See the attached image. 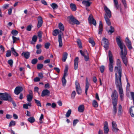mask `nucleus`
Returning a JSON list of instances; mask_svg holds the SVG:
<instances>
[{
    "label": "nucleus",
    "mask_w": 134,
    "mask_h": 134,
    "mask_svg": "<svg viewBox=\"0 0 134 134\" xmlns=\"http://www.w3.org/2000/svg\"><path fill=\"white\" fill-rule=\"evenodd\" d=\"M116 40L118 45L120 49V55L123 63L125 65H127V60L126 57L127 54V48L125 45L121 41L119 38L116 37Z\"/></svg>",
    "instance_id": "f257e3e1"
},
{
    "label": "nucleus",
    "mask_w": 134,
    "mask_h": 134,
    "mask_svg": "<svg viewBox=\"0 0 134 134\" xmlns=\"http://www.w3.org/2000/svg\"><path fill=\"white\" fill-rule=\"evenodd\" d=\"M115 84L117 88L119 89V93L121 100H123L124 99L123 91L122 87V83L121 78H117L116 75L115 78Z\"/></svg>",
    "instance_id": "f03ea898"
},
{
    "label": "nucleus",
    "mask_w": 134,
    "mask_h": 134,
    "mask_svg": "<svg viewBox=\"0 0 134 134\" xmlns=\"http://www.w3.org/2000/svg\"><path fill=\"white\" fill-rule=\"evenodd\" d=\"M116 64L117 66L115 67L114 71H118V75L117 73H116L115 74V77H116V75L117 78H120H120H121L122 76L121 64V62L119 59L117 60Z\"/></svg>",
    "instance_id": "7ed1b4c3"
},
{
    "label": "nucleus",
    "mask_w": 134,
    "mask_h": 134,
    "mask_svg": "<svg viewBox=\"0 0 134 134\" xmlns=\"http://www.w3.org/2000/svg\"><path fill=\"white\" fill-rule=\"evenodd\" d=\"M58 34V36L59 43V47H61L63 45L62 38V36L63 34L62 32L60 30L59 31L58 29H55L52 32V35L54 36H56Z\"/></svg>",
    "instance_id": "20e7f679"
},
{
    "label": "nucleus",
    "mask_w": 134,
    "mask_h": 134,
    "mask_svg": "<svg viewBox=\"0 0 134 134\" xmlns=\"http://www.w3.org/2000/svg\"><path fill=\"white\" fill-rule=\"evenodd\" d=\"M0 99L1 100L11 101L12 98L11 96L6 93H0Z\"/></svg>",
    "instance_id": "39448f33"
},
{
    "label": "nucleus",
    "mask_w": 134,
    "mask_h": 134,
    "mask_svg": "<svg viewBox=\"0 0 134 134\" xmlns=\"http://www.w3.org/2000/svg\"><path fill=\"white\" fill-rule=\"evenodd\" d=\"M108 56L109 60V70L112 72L113 71L114 64L113 55L110 51H109Z\"/></svg>",
    "instance_id": "423d86ee"
},
{
    "label": "nucleus",
    "mask_w": 134,
    "mask_h": 134,
    "mask_svg": "<svg viewBox=\"0 0 134 134\" xmlns=\"http://www.w3.org/2000/svg\"><path fill=\"white\" fill-rule=\"evenodd\" d=\"M112 103L113 106H116L118 102V93L116 90H114L112 94Z\"/></svg>",
    "instance_id": "0eeeda50"
},
{
    "label": "nucleus",
    "mask_w": 134,
    "mask_h": 134,
    "mask_svg": "<svg viewBox=\"0 0 134 134\" xmlns=\"http://www.w3.org/2000/svg\"><path fill=\"white\" fill-rule=\"evenodd\" d=\"M23 90V89L21 86L16 87L14 90V93L18 95Z\"/></svg>",
    "instance_id": "6e6552de"
},
{
    "label": "nucleus",
    "mask_w": 134,
    "mask_h": 134,
    "mask_svg": "<svg viewBox=\"0 0 134 134\" xmlns=\"http://www.w3.org/2000/svg\"><path fill=\"white\" fill-rule=\"evenodd\" d=\"M88 20L90 23H92L96 26V20L93 18L92 15H90L88 18Z\"/></svg>",
    "instance_id": "1a4fd4ad"
},
{
    "label": "nucleus",
    "mask_w": 134,
    "mask_h": 134,
    "mask_svg": "<svg viewBox=\"0 0 134 134\" xmlns=\"http://www.w3.org/2000/svg\"><path fill=\"white\" fill-rule=\"evenodd\" d=\"M80 52L81 55L84 57L85 60L86 61H88L89 58L87 51L83 52L82 50H80Z\"/></svg>",
    "instance_id": "9d476101"
},
{
    "label": "nucleus",
    "mask_w": 134,
    "mask_h": 134,
    "mask_svg": "<svg viewBox=\"0 0 134 134\" xmlns=\"http://www.w3.org/2000/svg\"><path fill=\"white\" fill-rule=\"evenodd\" d=\"M125 43L127 46L130 50L132 48L131 42L127 37H126L125 39Z\"/></svg>",
    "instance_id": "9b49d317"
},
{
    "label": "nucleus",
    "mask_w": 134,
    "mask_h": 134,
    "mask_svg": "<svg viewBox=\"0 0 134 134\" xmlns=\"http://www.w3.org/2000/svg\"><path fill=\"white\" fill-rule=\"evenodd\" d=\"M103 43L104 44V47L106 49H107L108 47L109 42L108 39L104 37L102 40Z\"/></svg>",
    "instance_id": "f8f14e48"
},
{
    "label": "nucleus",
    "mask_w": 134,
    "mask_h": 134,
    "mask_svg": "<svg viewBox=\"0 0 134 134\" xmlns=\"http://www.w3.org/2000/svg\"><path fill=\"white\" fill-rule=\"evenodd\" d=\"M38 23L37 27L39 28L43 24V20L42 17L41 16H39L37 18Z\"/></svg>",
    "instance_id": "ddd939ff"
},
{
    "label": "nucleus",
    "mask_w": 134,
    "mask_h": 134,
    "mask_svg": "<svg viewBox=\"0 0 134 134\" xmlns=\"http://www.w3.org/2000/svg\"><path fill=\"white\" fill-rule=\"evenodd\" d=\"M104 9L106 13L105 15H106L109 18L111 17V13L110 10L106 6H105L104 7Z\"/></svg>",
    "instance_id": "4468645a"
},
{
    "label": "nucleus",
    "mask_w": 134,
    "mask_h": 134,
    "mask_svg": "<svg viewBox=\"0 0 134 134\" xmlns=\"http://www.w3.org/2000/svg\"><path fill=\"white\" fill-rule=\"evenodd\" d=\"M69 18L71 21L74 24L78 25L80 24V23L79 21L75 19L72 15H71L70 16Z\"/></svg>",
    "instance_id": "2eb2a0df"
},
{
    "label": "nucleus",
    "mask_w": 134,
    "mask_h": 134,
    "mask_svg": "<svg viewBox=\"0 0 134 134\" xmlns=\"http://www.w3.org/2000/svg\"><path fill=\"white\" fill-rule=\"evenodd\" d=\"M79 58L78 57H76L74 60V69L75 70H76L78 67V61Z\"/></svg>",
    "instance_id": "dca6fc26"
},
{
    "label": "nucleus",
    "mask_w": 134,
    "mask_h": 134,
    "mask_svg": "<svg viewBox=\"0 0 134 134\" xmlns=\"http://www.w3.org/2000/svg\"><path fill=\"white\" fill-rule=\"evenodd\" d=\"M112 123L113 127L112 130L114 132H117L118 131L119 129L117 127V125L116 122L114 121H113Z\"/></svg>",
    "instance_id": "f3484780"
},
{
    "label": "nucleus",
    "mask_w": 134,
    "mask_h": 134,
    "mask_svg": "<svg viewBox=\"0 0 134 134\" xmlns=\"http://www.w3.org/2000/svg\"><path fill=\"white\" fill-rule=\"evenodd\" d=\"M21 55L26 59H28L30 57V53L28 52H23Z\"/></svg>",
    "instance_id": "a211bd4d"
},
{
    "label": "nucleus",
    "mask_w": 134,
    "mask_h": 134,
    "mask_svg": "<svg viewBox=\"0 0 134 134\" xmlns=\"http://www.w3.org/2000/svg\"><path fill=\"white\" fill-rule=\"evenodd\" d=\"M90 0H84L82 2V3L86 7H89L92 4V2L90 1Z\"/></svg>",
    "instance_id": "6ab92c4d"
},
{
    "label": "nucleus",
    "mask_w": 134,
    "mask_h": 134,
    "mask_svg": "<svg viewBox=\"0 0 134 134\" xmlns=\"http://www.w3.org/2000/svg\"><path fill=\"white\" fill-rule=\"evenodd\" d=\"M104 130L105 133H107L109 131V129L108 125V123L107 122H105V124L104 127Z\"/></svg>",
    "instance_id": "aec40b11"
},
{
    "label": "nucleus",
    "mask_w": 134,
    "mask_h": 134,
    "mask_svg": "<svg viewBox=\"0 0 134 134\" xmlns=\"http://www.w3.org/2000/svg\"><path fill=\"white\" fill-rule=\"evenodd\" d=\"M103 30V24L102 21H100L99 22V29L98 34H102V32Z\"/></svg>",
    "instance_id": "412c9836"
},
{
    "label": "nucleus",
    "mask_w": 134,
    "mask_h": 134,
    "mask_svg": "<svg viewBox=\"0 0 134 134\" xmlns=\"http://www.w3.org/2000/svg\"><path fill=\"white\" fill-rule=\"evenodd\" d=\"M89 83L87 79L86 78V86L85 90V93L86 95L87 94V90L89 88Z\"/></svg>",
    "instance_id": "4be33fe9"
},
{
    "label": "nucleus",
    "mask_w": 134,
    "mask_h": 134,
    "mask_svg": "<svg viewBox=\"0 0 134 134\" xmlns=\"http://www.w3.org/2000/svg\"><path fill=\"white\" fill-rule=\"evenodd\" d=\"M50 93V91L47 90H44L42 92L41 94L42 97H44Z\"/></svg>",
    "instance_id": "5701e85b"
},
{
    "label": "nucleus",
    "mask_w": 134,
    "mask_h": 134,
    "mask_svg": "<svg viewBox=\"0 0 134 134\" xmlns=\"http://www.w3.org/2000/svg\"><path fill=\"white\" fill-rule=\"evenodd\" d=\"M109 18L107 16V15H105L104 18L106 23L108 25H110L111 24V23L109 19Z\"/></svg>",
    "instance_id": "b1692460"
},
{
    "label": "nucleus",
    "mask_w": 134,
    "mask_h": 134,
    "mask_svg": "<svg viewBox=\"0 0 134 134\" xmlns=\"http://www.w3.org/2000/svg\"><path fill=\"white\" fill-rule=\"evenodd\" d=\"M84 110V106L83 105H80L78 108V111L79 112H82Z\"/></svg>",
    "instance_id": "393cba45"
},
{
    "label": "nucleus",
    "mask_w": 134,
    "mask_h": 134,
    "mask_svg": "<svg viewBox=\"0 0 134 134\" xmlns=\"http://www.w3.org/2000/svg\"><path fill=\"white\" fill-rule=\"evenodd\" d=\"M70 6L72 11H75L76 10V7L75 4L71 3L70 4Z\"/></svg>",
    "instance_id": "a878e982"
},
{
    "label": "nucleus",
    "mask_w": 134,
    "mask_h": 134,
    "mask_svg": "<svg viewBox=\"0 0 134 134\" xmlns=\"http://www.w3.org/2000/svg\"><path fill=\"white\" fill-rule=\"evenodd\" d=\"M68 54L66 52H65L64 53L63 55V57L62 58V61L63 62H65L66 61V59L67 58Z\"/></svg>",
    "instance_id": "bb28decb"
},
{
    "label": "nucleus",
    "mask_w": 134,
    "mask_h": 134,
    "mask_svg": "<svg viewBox=\"0 0 134 134\" xmlns=\"http://www.w3.org/2000/svg\"><path fill=\"white\" fill-rule=\"evenodd\" d=\"M11 49L13 55H14L15 57L18 56V54L16 52L15 49L13 47H12L11 48Z\"/></svg>",
    "instance_id": "cd10ccee"
},
{
    "label": "nucleus",
    "mask_w": 134,
    "mask_h": 134,
    "mask_svg": "<svg viewBox=\"0 0 134 134\" xmlns=\"http://www.w3.org/2000/svg\"><path fill=\"white\" fill-rule=\"evenodd\" d=\"M27 100L29 102H31L32 99L33 98V96L32 94H29L27 95Z\"/></svg>",
    "instance_id": "c85d7f7f"
},
{
    "label": "nucleus",
    "mask_w": 134,
    "mask_h": 134,
    "mask_svg": "<svg viewBox=\"0 0 134 134\" xmlns=\"http://www.w3.org/2000/svg\"><path fill=\"white\" fill-rule=\"evenodd\" d=\"M58 27L61 31L64 30V27L63 24L62 23H60L58 24Z\"/></svg>",
    "instance_id": "c756f323"
},
{
    "label": "nucleus",
    "mask_w": 134,
    "mask_h": 134,
    "mask_svg": "<svg viewBox=\"0 0 134 134\" xmlns=\"http://www.w3.org/2000/svg\"><path fill=\"white\" fill-rule=\"evenodd\" d=\"M113 1L115 8L116 9H118L119 7V5L117 0H113Z\"/></svg>",
    "instance_id": "7c9ffc66"
},
{
    "label": "nucleus",
    "mask_w": 134,
    "mask_h": 134,
    "mask_svg": "<svg viewBox=\"0 0 134 134\" xmlns=\"http://www.w3.org/2000/svg\"><path fill=\"white\" fill-rule=\"evenodd\" d=\"M68 68L66 67L64 71V75L63 77L65 78L66 76H67L68 75Z\"/></svg>",
    "instance_id": "2f4dec72"
},
{
    "label": "nucleus",
    "mask_w": 134,
    "mask_h": 134,
    "mask_svg": "<svg viewBox=\"0 0 134 134\" xmlns=\"http://www.w3.org/2000/svg\"><path fill=\"white\" fill-rule=\"evenodd\" d=\"M114 31V28L111 26H110V29L108 31V33L110 34H111Z\"/></svg>",
    "instance_id": "473e14b6"
},
{
    "label": "nucleus",
    "mask_w": 134,
    "mask_h": 134,
    "mask_svg": "<svg viewBox=\"0 0 134 134\" xmlns=\"http://www.w3.org/2000/svg\"><path fill=\"white\" fill-rule=\"evenodd\" d=\"M37 39V37L36 35H34L32 38V41L34 42H31V44H34L36 42Z\"/></svg>",
    "instance_id": "72a5a7b5"
},
{
    "label": "nucleus",
    "mask_w": 134,
    "mask_h": 134,
    "mask_svg": "<svg viewBox=\"0 0 134 134\" xmlns=\"http://www.w3.org/2000/svg\"><path fill=\"white\" fill-rule=\"evenodd\" d=\"M122 112V107L121 105H120L118 109V114L119 115H120L121 114Z\"/></svg>",
    "instance_id": "f704fd0d"
},
{
    "label": "nucleus",
    "mask_w": 134,
    "mask_h": 134,
    "mask_svg": "<svg viewBox=\"0 0 134 134\" xmlns=\"http://www.w3.org/2000/svg\"><path fill=\"white\" fill-rule=\"evenodd\" d=\"M92 105L94 107L97 108L98 107V105L97 102L95 100H93V101Z\"/></svg>",
    "instance_id": "c9c22d12"
},
{
    "label": "nucleus",
    "mask_w": 134,
    "mask_h": 134,
    "mask_svg": "<svg viewBox=\"0 0 134 134\" xmlns=\"http://www.w3.org/2000/svg\"><path fill=\"white\" fill-rule=\"evenodd\" d=\"M27 120L29 122L31 123L34 122L35 121V119L33 117H31L28 118Z\"/></svg>",
    "instance_id": "e433bc0d"
},
{
    "label": "nucleus",
    "mask_w": 134,
    "mask_h": 134,
    "mask_svg": "<svg viewBox=\"0 0 134 134\" xmlns=\"http://www.w3.org/2000/svg\"><path fill=\"white\" fill-rule=\"evenodd\" d=\"M51 6L54 9H56L58 8L57 5L55 3H52L51 4Z\"/></svg>",
    "instance_id": "4c0bfd02"
},
{
    "label": "nucleus",
    "mask_w": 134,
    "mask_h": 134,
    "mask_svg": "<svg viewBox=\"0 0 134 134\" xmlns=\"http://www.w3.org/2000/svg\"><path fill=\"white\" fill-rule=\"evenodd\" d=\"M12 38L13 40V43H15L16 41L19 40V37H16L14 36H13Z\"/></svg>",
    "instance_id": "58836bf2"
},
{
    "label": "nucleus",
    "mask_w": 134,
    "mask_h": 134,
    "mask_svg": "<svg viewBox=\"0 0 134 134\" xmlns=\"http://www.w3.org/2000/svg\"><path fill=\"white\" fill-rule=\"evenodd\" d=\"M43 65L41 63L38 64L37 66V68L38 69L40 70L43 67Z\"/></svg>",
    "instance_id": "ea45409f"
},
{
    "label": "nucleus",
    "mask_w": 134,
    "mask_h": 134,
    "mask_svg": "<svg viewBox=\"0 0 134 134\" xmlns=\"http://www.w3.org/2000/svg\"><path fill=\"white\" fill-rule=\"evenodd\" d=\"M71 112V109H69L67 111L65 115L66 117L68 118L70 115Z\"/></svg>",
    "instance_id": "a19ab883"
},
{
    "label": "nucleus",
    "mask_w": 134,
    "mask_h": 134,
    "mask_svg": "<svg viewBox=\"0 0 134 134\" xmlns=\"http://www.w3.org/2000/svg\"><path fill=\"white\" fill-rule=\"evenodd\" d=\"M89 42L91 43L93 47L95 45V43L93 40L91 38H89Z\"/></svg>",
    "instance_id": "79ce46f5"
},
{
    "label": "nucleus",
    "mask_w": 134,
    "mask_h": 134,
    "mask_svg": "<svg viewBox=\"0 0 134 134\" xmlns=\"http://www.w3.org/2000/svg\"><path fill=\"white\" fill-rule=\"evenodd\" d=\"M11 52L10 50H8L6 52V56L7 57H9L11 56Z\"/></svg>",
    "instance_id": "37998d69"
},
{
    "label": "nucleus",
    "mask_w": 134,
    "mask_h": 134,
    "mask_svg": "<svg viewBox=\"0 0 134 134\" xmlns=\"http://www.w3.org/2000/svg\"><path fill=\"white\" fill-rule=\"evenodd\" d=\"M62 81L63 83V86H65V85L66 82V81L65 78L63 77L62 79Z\"/></svg>",
    "instance_id": "c03bdc74"
},
{
    "label": "nucleus",
    "mask_w": 134,
    "mask_h": 134,
    "mask_svg": "<svg viewBox=\"0 0 134 134\" xmlns=\"http://www.w3.org/2000/svg\"><path fill=\"white\" fill-rule=\"evenodd\" d=\"M75 85L76 86V89H77L81 88L80 84L77 81H76L75 82Z\"/></svg>",
    "instance_id": "a18cd8bd"
},
{
    "label": "nucleus",
    "mask_w": 134,
    "mask_h": 134,
    "mask_svg": "<svg viewBox=\"0 0 134 134\" xmlns=\"http://www.w3.org/2000/svg\"><path fill=\"white\" fill-rule=\"evenodd\" d=\"M12 33L13 35L16 36L18 34V32L16 30H12Z\"/></svg>",
    "instance_id": "49530a36"
},
{
    "label": "nucleus",
    "mask_w": 134,
    "mask_h": 134,
    "mask_svg": "<svg viewBox=\"0 0 134 134\" xmlns=\"http://www.w3.org/2000/svg\"><path fill=\"white\" fill-rule=\"evenodd\" d=\"M34 100L35 103L38 106H40L41 107V103L40 101L37 100L36 99H35Z\"/></svg>",
    "instance_id": "de8ad7c7"
},
{
    "label": "nucleus",
    "mask_w": 134,
    "mask_h": 134,
    "mask_svg": "<svg viewBox=\"0 0 134 134\" xmlns=\"http://www.w3.org/2000/svg\"><path fill=\"white\" fill-rule=\"evenodd\" d=\"M15 125V122L14 121H12L11 122H10L9 126L10 127L11 126H14Z\"/></svg>",
    "instance_id": "09e8293b"
},
{
    "label": "nucleus",
    "mask_w": 134,
    "mask_h": 134,
    "mask_svg": "<svg viewBox=\"0 0 134 134\" xmlns=\"http://www.w3.org/2000/svg\"><path fill=\"white\" fill-rule=\"evenodd\" d=\"M76 92L75 91H73L72 93L71 94V98L72 99H74V98L75 96L76 95Z\"/></svg>",
    "instance_id": "8fccbe9b"
},
{
    "label": "nucleus",
    "mask_w": 134,
    "mask_h": 134,
    "mask_svg": "<svg viewBox=\"0 0 134 134\" xmlns=\"http://www.w3.org/2000/svg\"><path fill=\"white\" fill-rule=\"evenodd\" d=\"M117 110L116 108V106H113V113L114 114H115L117 112Z\"/></svg>",
    "instance_id": "3c124183"
},
{
    "label": "nucleus",
    "mask_w": 134,
    "mask_h": 134,
    "mask_svg": "<svg viewBox=\"0 0 134 134\" xmlns=\"http://www.w3.org/2000/svg\"><path fill=\"white\" fill-rule=\"evenodd\" d=\"M43 119V114H41V116L40 118L39 122L40 124H42L43 123L42 119Z\"/></svg>",
    "instance_id": "603ef678"
},
{
    "label": "nucleus",
    "mask_w": 134,
    "mask_h": 134,
    "mask_svg": "<svg viewBox=\"0 0 134 134\" xmlns=\"http://www.w3.org/2000/svg\"><path fill=\"white\" fill-rule=\"evenodd\" d=\"M77 92V93L79 94H81L82 93V91L81 88H77L76 89Z\"/></svg>",
    "instance_id": "864d4df0"
},
{
    "label": "nucleus",
    "mask_w": 134,
    "mask_h": 134,
    "mask_svg": "<svg viewBox=\"0 0 134 134\" xmlns=\"http://www.w3.org/2000/svg\"><path fill=\"white\" fill-rule=\"evenodd\" d=\"M77 42L80 48H81L82 47L81 42L79 40H78L77 41Z\"/></svg>",
    "instance_id": "5fc2aeb1"
},
{
    "label": "nucleus",
    "mask_w": 134,
    "mask_h": 134,
    "mask_svg": "<svg viewBox=\"0 0 134 134\" xmlns=\"http://www.w3.org/2000/svg\"><path fill=\"white\" fill-rule=\"evenodd\" d=\"M105 67L104 66L102 65L100 67V70L101 73H103L104 71Z\"/></svg>",
    "instance_id": "6e6d98bb"
},
{
    "label": "nucleus",
    "mask_w": 134,
    "mask_h": 134,
    "mask_svg": "<svg viewBox=\"0 0 134 134\" xmlns=\"http://www.w3.org/2000/svg\"><path fill=\"white\" fill-rule=\"evenodd\" d=\"M8 63L10 65V66H12L13 64V62L12 59H10L8 61Z\"/></svg>",
    "instance_id": "4d7b16f0"
},
{
    "label": "nucleus",
    "mask_w": 134,
    "mask_h": 134,
    "mask_svg": "<svg viewBox=\"0 0 134 134\" xmlns=\"http://www.w3.org/2000/svg\"><path fill=\"white\" fill-rule=\"evenodd\" d=\"M50 45V44L49 43H47L45 44L44 47L46 49H48L49 46Z\"/></svg>",
    "instance_id": "13d9d810"
},
{
    "label": "nucleus",
    "mask_w": 134,
    "mask_h": 134,
    "mask_svg": "<svg viewBox=\"0 0 134 134\" xmlns=\"http://www.w3.org/2000/svg\"><path fill=\"white\" fill-rule=\"evenodd\" d=\"M37 62V59H35L32 60V63L33 64H35Z\"/></svg>",
    "instance_id": "bf43d9fd"
},
{
    "label": "nucleus",
    "mask_w": 134,
    "mask_h": 134,
    "mask_svg": "<svg viewBox=\"0 0 134 134\" xmlns=\"http://www.w3.org/2000/svg\"><path fill=\"white\" fill-rule=\"evenodd\" d=\"M38 36L39 38H42V32L41 31H39L38 32Z\"/></svg>",
    "instance_id": "052dcab7"
},
{
    "label": "nucleus",
    "mask_w": 134,
    "mask_h": 134,
    "mask_svg": "<svg viewBox=\"0 0 134 134\" xmlns=\"http://www.w3.org/2000/svg\"><path fill=\"white\" fill-rule=\"evenodd\" d=\"M79 122V120H78L77 119H76V120H74V121H73V125L74 126H75L76 125V124L78 122Z\"/></svg>",
    "instance_id": "680f3d73"
},
{
    "label": "nucleus",
    "mask_w": 134,
    "mask_h": 134,
    "mask_svg": "<svg viewBox=\"0 0 134 134\" xmlns=\"http://www.w3.org/2000/svg\"><path fill=\"white\" fill-rule=\"evenodd\" d=\"M34 80L35 82H38L40 80V78L38 77H36L34 79Z\"/></svg>",
    "instance_id": "e2e57ef3"
},
{
    "label": "nucleus",
    "mask_w": 134,
    "mask_h": 134,
    "mask_svg": "<svg viewBox=\"0 0 134 134\" xmlns=\"http://www.w3.org/2000/svg\"><path fill=\"white\" fill-rule=\"evenodd\" d=\"M131 95L132 99L133 101V104H134V92H131Z\"/></svg>",
    "instance_id": "0e129e2a"
},
{
    "label": "nucleus",
    "mask_w": 134,
    "mask_h": 134,
    "mask_svg": "<svg viewBox=\"0 0 134 134\" xmlns=\"http://www.w3.org/2000/svg\"><path fill=\"white\" fill-rule=\"evenodd\" d=\"M50 60L49 59H47L45 60L44 62V63L46 64L50 62Z\"/></svg>",
    "instance_id": "69168bd1"
},
{
    "label": "nucleus",
    "mask_w": 134,
    "mask_h": 134,
    "mask_svg": "<svg viewBox=\"0 0 134 134\" xmlns=\"http://www.w3.org/2000/svg\"><path fill=\"white\" fill-rule=\"evenodd\" d=\"M31 27L30 25H29L26 28V30L27 31H30L31 30Z\"/></svg>",
    "instance_id": "338daca9"
},
{
    "label": "nucleus",
    "mask_w": 134,
    "mask_h": 134,
    "mask_svg": "<svg viewBox=\"0 0 134 134\" xmlns=\"http://www.w3.org/2000/svg\"><path fill=\"white\" fill-rule=\"evenodd\" d=\"M41 2L42 4L45 5H47V3L44 0H41Z\"/></svg>",
    "instance_id": "774afa93"
}]
</instances>
